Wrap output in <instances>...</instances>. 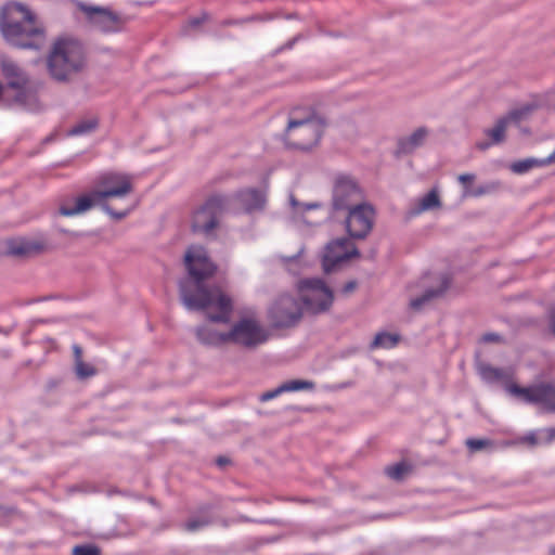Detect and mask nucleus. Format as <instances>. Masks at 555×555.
<instances>
[{
	"mask_svg": "<svg viewBox=\"0 0 555 555\" xmlns=\"http://www.w3.org/2000/svg\"><path fill=\"white\" fill-rule=\"evenodd\" d=\"M184 264L191 281L180 284L183 304L189 309L205 311L212 322L228 323L233 310L232 299L221 287H206L203 284L217 270L207 250L199 245L190 246L184 255Z\"/></svg>",
	"mask_w": 555,
	"mask_h": 555,
	"instance_id": "f257e3e1",
	"label": "nucleus"
},
{
	"mask_svg": "<svg viewBox=\"0 0 555 555\" xmlns=\"http://www.w3.org/2000/svg\"><path fill=\"white\" fill-rule=\"evenodd\" d=\"M0 27L7 41L18 48L38 49L44 41L42 24L18 2H9L2 8Z\"/></svg>",
	"mask_w": 555,
	"mask_h": 555,
	"instance_id": "f03ea898",
	"label": "nucleus"
},
{
	"mask_svg": "<svg viewBox=\"0 0 555 555\" xmlns=\"http://www.w3.org/2000/svg\"><path fill=\"white\" fill-rule=\"evenodd\" d=\"M99 185L102 190H95L89 194L77 197L74 205L63 204L60 207V214L65 217H72L86 212L95 203L102 202L108 197H121L132 191L130 178L121 173H106L100 178Z\"/></svg>",
	"mask_w": 555,
	"mask_h": 555,
	"instance_id": "7ed1b4c3",
	"label": "nucleus"
},
{
	"mask_svg": "<svg viewBox=\"0 0 555 555\" xmlns=\"http://www.w3.org/2000/svg\"><path fill=\"white\" fill-rule=\"evenodd\" d=\"M82 65L83 48L80 42L74 39H60L54 43L48 57V68L53 78L65 80Z\"/></svg>",
	"mask_w": 555,
	"mask_h": 555,
	"instance_id": "20e7f679",
	"label": "nucleus"
},
{
	"mask_svg": "<svg viewBox=\"0 0 555 555\" xmlns=\"http://www.w3.org/2000/svg\"><path fill=\"white\" fill-rule=\"evenodd\" d=\"M323 130V121L312 114L304 118L292 116L285 129V143L292 149L309 150L319 142Z\"/></svg>",
	"mask_w": 555,
	"mask_h": 555,
	"instance_id": "39448f33",
	"label": "nucleus"
},
{
	"mask_svg": "<svg viewBox=\"0 0 555 555\" xmlns=\"http://www.w3.org/2000/svg\"><path fill=\"white\" fill-rule=\"evenodd\" d=\"M231 198L222 194H212L192 214L193 232L209 234L219 224V217L228 209Z\"/></svg>",
	"mask_w": 555,
	"mask_h": 555,
	"instance_id": "423d86ee",
	"label": "nucleus"
},
{
	"mask_svg": "<svg viewBox=\"0 0 555 555\" xmlns=\"http://www.w3.org/2000/svg\"><path fill=\"white\" fill-rule=\"evenodd\" d=\"M298 292L304 308L311 313L326 311L333 302V292L320 279L300 281Z\"/></svg>",
	"mask_w": 555,
	"mask_h": 555,
	"instance_id": "0eeeda50",
	"label": "nucleus"
},
{
	"mask_svg": "<svg viewBox=\"0 0 555 555\" xmlns=\"http://www.w3.org/2000/svg\"><path fill=\"white\" fill-rule=\"evenodd\" d=\"M78 9L85 14L88 23L96 30L111 34L120 31L126 20L108 8L79 3Z\"/></svg>",
	"mask_w": 555,
	"mask_h": 555,
	"instance_id": "6e6552de",
	"label": "nucleus"
},
{
	"mask_svg": "<svg viewBox=\"0 0 555 555\" xmlns=\"http://www.w3.org/2000/svg\"><path fill=\"white\" fill-rule=\"evenodd\" d=\"M507 391L528 403L542 405L547 412H555V385L551 383H541L529 387H520L516 384H509Z\"/></svg>",
	"mask_w": 555,
	"mask_h": 555,
	"instance_id": "1a4fd4ad",
	"label": "nucleus"
},
{
	"mask_svg": "<svg viewBox=\"0 0 555 555\" xmlns=\"http://www.w3.org/2000/svg\"><path fill=\"white\" fill-rule=\"evenodd\" d=\"M227 337L229 343L253 348L266 343L268 333L256 320L244 318L227 332Z\"/></svg>",
	"mask_w": 555,
	"mask_h": 555,
	"instance_id": "9d476101",
	"label": "nucleus"
},
{
	"mask_svg": "<svg viewBox=\"0 0 555 555\" xmlns=\"http://www.w3.org/2000/svg\"><path fill=\"white\" fill-rule=\"evenodd\" d=\"M301 306L293 297H279L270 309V319L275 327H289L301 318Z\"/></svg>",
	"mask_w": 555,
	"mask_h": 555,
	"instance_id": "9b49d317",
	"label": "nucleus"
},
{
	"mask_svg": "<svg viewBox=\"0 0 555 555\" xmlns=\"http://www.w3.org/2000/svg\"><path fill=\"white\" fill-rule=\"evenodd\" d=\"M349 210L346 224L350 236L357 238L365 237L373 227L374 210L365 204H356Z\"/></svg>",
	"mask_w": 555,
	"mask_h": 555,
	"instance_id": "f8f14e48",
	"label": "nucleus"
},
{
	"mask_svg": "<svg viewBox=\"0 0 555 555\" xmlns=\"http://www.w3.org/2000/svg\"><path fill=\"white\" fill-rule=\"evenodd\" d=\"M531 112L530 106L511 111L506 116L496 120L495 125L485 130V134L491 140L490 142L477 143V147L481 151L487 150L492 144H500L505 140V132L511 122H518Z\"/></svg>",
	"mask_w": 555,
	"mask_h": 555,
	"instance_id": "ddd939ff",
	"label": "nucleus"
},
{
	"mask_svg": "<svg viewBox=\"0 0 555 555\" xmlns=\"http://www.w3.org/2000/svg\"><path fill=\"white\" fill-rule=\"evenodd\" d=\"M358 256V250L348 238H339L327 244L322 264L325 272H331L340 262Z\"/></svg>",
	"mask_w": 555,
	"mask_h": 555,
	"instance_id": "4468645a",
	"label": "nucleus"
},
{
	"mask_svg": "<svg viewBox=\"0 0 555 555\" xmlns=\"http://www.w3.org/2000/svg\"><path fill=\"white\" fill-rule=\"evenodd\" d=\"M362 199L357 183L348 177H339L334 186L333 205L336 209H347Z\"/></svg>",
	"mask_w": 555,
	"mask_h": 555,
	"instance_id": "2eb2a0df",
	"label": "nucleus"
},
{
	"mask_svg": "<svg viewBox=\"0 0 555 555\" xmlns=\"http://www.w3.org/2000/svg\"><path fill=\"white\" fill-rule=\"evenodd\" d=\"M234 202L236 203L237 210H242L245 212H251L255 210H260L266 205V193L262 190L257 189H246L237 192L233 196Z\"/></svg>",
	"mask_w": 555,
	"mask_h": 555,
	"instance_id": "dca6fc26",
	"label": "nucleus"
},
{
	"mask_svg": "<svg viewBox=\"0 0 555 555\" xmlns=\"http://www.w3.org/2000/svg\"><path fill=\"white\" fill-rule=\"evenodd\" d=\"M42 245L25 238H12L5 242L4 254L12 257H29L40 253Z\"/></svg>",
	"mask_w": 555,
	"mask_h": 555,
	"instance_id": "f3484780",
	"label": "nucleus"
},
{
	"mask_svg": "<svg viewBox=\"0 0 555 555\" xmlns=\"http://www.w3.org/2000/svg\"><path fill=\"white\" fill-rule=\"evenodd\" d=\"M437 280V287H429L421 297L411 300L410 306L412 309L420 310L425 304L434 298L440 297L448 289L451 281L447 274L439 275Z\"/></svg>",
	"mask_w": 555,
	"mask_h": 555,
	"instance_id": "a211bd4d",
	"label": "nucleus"
},
{
	"mask_svg": "<svg viewBox=\"0 0 555 555\" xmlns=\"http://www.w3.org/2000/svg\"><path fill=\"white\" fill-rule=\"evenodd\" d=\"M313 387H314V384L312 382L294 379V380L283 383L282 385H280L279 387H276L273 390L263 392L260 396V400L262 402H266V401L276 398L278 396H280L283 392L309 390V389H312Z\"/></svg>",
	"mask_w": 555,
	"mask_h": 555,
	"instance_id": "6ab92c4d",
	"label": "nucleus"
},
{
	"mask_svg": "<svg viewBox=\"0 0 555 555\" xmlns=\"http://www.w3.org/2000/svg\"><path fill=\"white\" fill-rule=\"evenodd\" d=\"M2 73L8 79V83L13 89H24L27 85V77L22 69L11 61L2 62Z\"/></svg>",
	"mask_w": 555,
	"mask_h": 555,
	"instance_id": "aec40b11",
	"label": "nucleus"
},
{
	"mask_svg": "<svg viewBox=\"0 0 555 555\" xmlns=\"http://www.w3.org/2000/svg\"><path fill=\"white\" fill-rule=\"evenodd\" d=\"M441 207V201L437 189H431L424 195L417 204L412 208L411 215L416 216L427 210H433Z\"/></svg>",
	"mask_w": 555,
	"mask_h": 555,
	"instance_id": "412c9836",
	"label": "nucleus"
},
{
	"mask_svg": "<svg viewBox=\"0 0 555 555\" xmlns=\"http://www.w3.org/2000/svg\"><path fill=\"white\" fill-rule=\"evenodd\" d=\"M198 339L207 345L220 346L229 343L225 333L217 332L211 325H204L197 328Z\"/></svg>",
	"mask_w": 555,
	"mask_h": 555,
	"instance_id": "4be33fe9",
	"label": "nucleus"
},
{
	"mask_svg": "<svg viewBox=\"0 0 555 555\" xmlns=\"http://www.w3.org/2000/svg\"><path fill=\"white\" fill-rule=\"evenodd\" d=\"M426 135L427 130L425 128H420L415 130L410 137L401 139L399 141L398 152L403 154L411 153L416 147L423 144Z\"/></svg>",
	"mask_w": 555,
	"mask_h": 555,
	"instance_id": "5701e85b",
	"label": "nucleus"
},
{
	"mask_svg": "<svg viewBox=\"0 0 555 555\" xmlns=\"http://www.w3.org/2000/svg\"><path fill=\"white\" fill-rule=\"evenodd\" d=\"M543 160L535 158H527L522 160L515 162L511 165V169L515 173H525L534 167H542Z\"/></svg>",
	"mask_w": 555,
	"mask_h": 555,
	"instance_id": "b1692460",
	"label": "nucleus"
},
{
	"mask_svg": "<svg viewBox=\"0 0 555 555\" xmlns=\"http://www.w3.org/2000/svg\"><path fill=\"white\" fill-rule=\"evenodd\" d=\"M399 341V337L390 333H379L375 336L372 347L373 348H392Z\"/></svg>",
	"mask_w": 555,
	"mask_h": 555,
	"instance_id": "393cba45",
	"label": "nucleus"
},
{
	"mask_svg": "<svg viewBox=\"0 0 555 555\" xmlns=\"http://www.w3.org/2000/svg\"><path fill=\"white\" fill-rule=\"evenodd\" d=\"M96 125H98V122L95 119L82 120V121L78 122L76 126H74L69 130L68 133L70 135H80V134L89 133L96 128Z\"/></svg>",
	"mask_w": 555,
	"mask_h": 555,
	"instance_id": "a878e982",
	"label": "nucleus"
},
{
	"mask_svg": "<svg viewBox=\"0 0 555 555\" xmlns=\"http://www.w3.org/2000/svg\"><path fill=\"white\" fill-rule=\"evenodd\" d=\"M480 375L487 382L501 380L504 378V372L500 369L492 367L490 365L480 366Z\"/></svg>",
	"mask_w": 555,
	"mask_h": 555,
	"instance_id": "bb28decb",
	"label": "nucleus"
},
{
	"mask_svg": "<svg viewBox=\"0 0 555 555\" xmlns=\"http://www.w3.org/2000/svg\"><path fill=\"white\" fill-rule=\"evenodd\" d=\"M385 472L390 478L399 480L408 472V466L404 463H398L392 466H388Z\"/></svg>",
	"mask_w": 555,
	"mask_h": 555,
	"instance_id": "cd10ccee",
	"label": "nucleus"
},
{
	"mask_svg": "<svg viewBox=\"0 0 555 555\" xmlns=\"http://www.w3.org/2000/svg\"><path fill=\"white\" fill-rule=\"evenodd\" d=\"M100 548L95 545L85 544L76 545L73 548V555H100Z\"/></svg>",
	"mask_w": 555,
	"mask_h": 555,
	"instance_id": "c85d7f7f",
	"label": "nucleus"
},
{
	"mask_svg": "<svg viewBox=\"0 0 555 555\" xmlns=\"http://www.w3.org/2000/svg\"><path fill=\"white\" fill-rule=\"evenodd\" d=\"M76 372L79 377H89L95 374V369L81 360L76 362Z\"/></svg>",
	"mask_w": 555,
	"mask_h": 555,
	"instance_id": "c756f323",
	"label": "nucleus"
},
{
	"mask_svg": "<svg viewBox=\"0 0 555 555\" xmlns=\"http://www.w3.org/2000/svg\"><path fill=\"white\" fill-rule=\"evenodd\" d=\"M489 444H490V441L487 439L470 438V439L466 440L467 448L473 452L480 451L483 448L488 447Z\"/></svg>",
	"mask_w": 555,
	"mask_h": 555,
	"instance_id": "7c9ffc66",
	"label": "nucleus"
},
{
	"mask_svg": "<svg viewBox=\"0 0 555 555\" xmlns=\"http://www.w3.org/2000/svg\"><path fill=\"white\" fill-rule=\"evenodd\" d=\"M205 525H207V521H204V520H197V519H193V520H189L186 524H185V528L186 530L189 531H195L202 527H204Z\"/></svg>",
	"mask_w": 555,
	"mask_h": 555,
	"instance_id": "2f4dec72",
	"label": "nucleus"
},
{
	"mask_svg": "<svg viewBox=\"0 0 555 555\" xmlns=\"http://www.w3.org/2000/svg\"><path fill=\"white\" fill-rule=\"evenodd\" d=\"M474 179H475V176L472 173H463V175H460L457 178V180L464 185L469 184L470 182L474 181Z\"/></svg>",
	"mask_w": 555,
	"mask_h": 555,
	"instance_id": "473e14b6",
	"label": "nucleus"
},
{
	"mask_svg": "<svg viewBox=\"0 0 555 555\" xmlns=\"http://www.w3.org/2000/svg\"><path fill=\"white\" fill-rule=\"evenodd\" d=\"M487 189L486 188H478L474 191H466L465 194L466 195H470V196H480V195H483L485 193H487Z\"/></svg>",
	"mask_w": 555,
	"mask_h": 555,
	"instance_id": "72a5a7b5",
	"label": "nucleus"
},
{
	"mask_svg": "<svg viewBox=\"0 0 555 555\" xmlns=\"http://www.w3.org/2000/svg\"><path fill=\"white\" fill-rule=\"evenodd\" d=\"M548 320H550V328H551L552 333L555 335V308H553L550 311Z\"/></svg>",
	"mask_w": 555,
	"mask_h": 555,
	"instance_id": "f704fd0d",
	"label": "nucleus"
},
{
	"mask_svg": "<svg viewBox=\"0 0 555 555\" xmlns=\"http://www.w3.org/2000/svg\"><path fill=\"white\" fill-rule=\"evenodd\" d=\"M356 287H357V283L354 281H350L345 284L343 291H344V293L349 294V293L353 292L356 289Z\"/></svg>",
	"mask_w": 555,
	"mask_h": 555,
	"instance_id": "c9c22d12",
	"label": "nucleus"
},
{
	"mask_svg": "<svg viewBox=\"0 0 555 555\" xmlns=\"http://www.w3.org/2000/svg\"><path fill=\"white\" fill-rule=\"evenodd\" d=\"M205 20H206V15H204L202 17L192 18V20L189 21V26L192 27V28H195L196 26H198Z\"/></svg>",
	"mask_w": 555,
	"mask_h": 555,
	"instance_id": "e433bc0d",
	"label": "nucleus"
},
{
	"mask_svg": "<svg viewBox=\"0 0 555 555\" xmlns=\"http://www.w3.org/2000/svg\"><path fill=\"white\" fill-rule=\"evenodd\" d=\"M105 209L111 214L113 215L114 217L118 218V219H121L124 217L127 216L128 211H122V212H115L111 209L109 206H105Z\"/></svg>",
	"mask_w": 555,
	"mask_h": 555,
	"instance_id": "4c0bfd02",
	"label": "nucleus"
},
{
	"mask_svg": "<svg viewBox=\"0 0 555 555\" xmlns=\"http://www.w3.org/2000/svg\"><path fill=\"white\" fill-rule=\"evenodd\" d=\"M543 160V165H550V164H554L555 163V151L553 153H551L546 158L542 159Z\"/></svg>",
	"mask_w": 555,
	"mask_h": 555,
	"instance_id": "58836bf2",
	"label": "nucleus"
},
{
	"mask_svg": "<svg viewBox=\"0 0 555 555\" xmlns=\"http://www.w3.org/2000/svg\"><path fill=\"white\" fill-rule=\"evenodd\" d=\"M74 352H75V360L76 362L77 361H81V348L79 346H74Z\"/></svg>",
	"mask_w": 555,
	"mask_h": 555,
	"instance_id": "ea45409f",
	"label": "nucleus"
},
{
	"mask_svg": "<svg viewBox=\"0 0 555 555\" xmlns=\"http://www.w3.org/2000/svg\"><path fill=\"white\" fill-rule=\"evenodd\" d=\"M485 341H496L499 340V336L495 334H487L483 336Z\"/></svg>",
	"mask_w": 555,
	"mask_h": 555,
	"instance_id": "a19ab883",
	"label": "nucleus"
},
{
	"mask_svg": "<svg viewBox=\"0 0 555 555\" xmlns=\"http://www.w3.org/2000/svg\"><path fill=\"white\" fill-rule=\"evenodd\" d=\"M525 441H527L530 444H535L537 443V438H535L534 435H529V436L525 437Z\"/></svg>",
	"mask_w": 555,
	"mask_h": 555,
	"instance_id": "79ce46f5",
	"label": "nucleus"
},
{
	"mask_svg": "<svg viewBox=\"0 0 555 555\" xmlns=\"http://www.w3.org/2000/svg\"><path fill=\"white\" fill-rule=\"evenodd\" d=\"M227 463H228V460H227L225 457H222V456H221V457H218V459H217V464H218L219 466H224Z\"/></svg>",
	"mask_w": 555,
	"mask_h": 555,
	"instance_id": "37998d69",
	"label": "nucleus"
},
{
	"mask_svg": "<svg viewBox=\"0 0 555 555\" xmlns=\"http://www.w3.org/2000/svg\"><path fill=\"white\" fill-rule=\"evenodd\" d=\"M548 441H552L553 439H555V428H551L548 429Z\"/></svg>",
	"mask_w": 555,
	"mask_h": 555,
	"instance_id": "c03bdc74",
	"label": "nucleus"
},
{
	"mask_svg": "<svg viewBox=\"0 0 555 555\" xmlns=\"http://www.w3.org/2000/svg\"><path fill=\"white\" fill-rule=\"evenodd\" d=\"M291 201H292V205H293L294 207H296V206H297V202L295 201V198H294V197H292V199H291Z\"/></svg>",
	"mask_w": 555,
	"mask_h": 555,
	"instance_id": "a18cd8bd",
	"label": "nucleus"
},
{
	"mask_svg": "<svg viewBox=\"0 0 555 555\" xmlns=\"http://www.w3.org/2000/svg\"><path fill=\"white\" fill-rule=\"evenodd\" d=\"M313 207H317V205H309L308 208H313Z\"/></svg>",
	"mask_w": 555,
	"mask_h": 555,
	"instance_id": "49530a36",
	"label": "nucleus"
}]
</instances>
